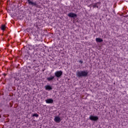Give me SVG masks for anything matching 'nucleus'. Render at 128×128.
Returning <instances> with one entry per match:
<instances>
[{
	"label": "nucleus",
	"mask_w": 128,
	"mask_h": 128,
	"mask_svg": "<svg viewBox=\"0 0 128 128\" xmlns=\"http://www.w3.org/2000/svg\"><path fill=\"white\" fill-rule=\"evenodd\" d=\"M54 78V76H50V77L47 78V80L48 82H50V80H52Z\"/></svg>",
	"instance_id": "nucleus-8"
},
{
	"label": "nucleus",
	"mask_w": 128,
	"mask_h": 128,
	"mask_svg": "<svg viewBox=\"0 0 128 128\" xmlns=\"http://www.w3.org/2000/svg\"><path fill=\"white\" fill-rule=\"evenodd\" d=\"M4 28H6V26L2 25L1 26V29L2 30H4Z\"/></svg>",
	"instance_id": "nucleus-11"
},
{
	"label": "nucleus",
	"mask_w": 128,
	"mask_h": 128,
	"mask_svg": "<svg viewBox=\"0 0 128 128\" xmlns=\"http://www.w3.org/2000/svg\"><path fill=\"white\" fill-rule=\"evenodd\" d=\"M90 120L94 121L98 120V116H90Z\"/></svg>",
	"instance_id": "nucleus-3"
},
{
	"label": "nucleus",
	"mask_w": 128,
	"mask_h": 128,
	"mask_svg": "<svg viewBox=\"0 0 128 128\" xmlns=\"http://www.w3.org/2000/svg\"><path fill=\"white\" fill-rule=\"evenodd\" d=\"M68 16L70 18H76V14L74 13H70L68 14Z\"/></svg>",
	"instance_id": "nucleus-7"
},
{
	"label": "nucleus",
	"mask_w": 128,
	"mask_h": 128,
	"mask_svg": "<svg viewBox=\"0 0 128 128\" xmlns=\"http://www.w3.org/2000/svg\"><path fill=\"white\" fill-rule=\"evenodd\" d=\"M96 42H102L104 41L102 39L100 38H96Z\"/></svg>",
	"instance_id": "nucleus-10"
},
{
	"label": "nucleus",
	"mask_w": 128,
	"mask_h": 128,
	"mask_svg": "<svg viewBox=\"0 0 128 128\" xmlns=\"http://www.w3.org/2000/svg\"><path fill=\"white\" fill-rule=\"evenodd\" d=\"M55 76L56 78H60L62 75V71H56L54 72Z\"/></svg>",
	"instance_id": "nucleus-2"
},
{
	"label": "nucleus",
	"mask_w": 128,
	"mask_h": 128,
	"mask_svg": "<svg viewBox=\"0 0 128 128\" xmlns=\"http://www.w3.org/2000/svg\"><path fill=\"white\" fill-rule=\"evenodd\" d=\"M88 70L78 71L76 74V76H78V78H80L82 76H88Z\"/></svg>",
	"instance_id": "nucleus-1"
},
{
	"label": "nucleus",
	"mask_w": 128,
	"mask_h": 128,
	"mask_svg": "<svg viewBox=\"0 0 128 128\" xmlns=\"http://www.w3.org/2000/svg\"><path fill=\"white\" fill-rule=\"evenodd\" d=\"M44 88L46 90H52V87L50 86H49V85L46 86Z\"/></svg>",
	"instance_id": "nucleus-6"
},
{
	"label": "nucleus",
	"mask_w": 128,
	"mask_h": 128,
	"mask_svg": "<svg viewBox=\"0 0 128 128\" xmlns=\"http://www.w3.org/2000/svg\"><path fill=\"white\" fill-rule=\"evenodd\" d=\"M54 120L56 122H60L62 120V119L60 116H55Z\"/></svg>",
	"instance_id": "nucleus-4"
},
{
	"label": "nucleus",
	"mask_w": 128,
	"mask_h": 128,
	"mask_svg": "<svg viewBox=\"0 0 128 128\" xmlns=\"http://www.w3.org/2000/svg\"><path fill=\"white\" fill-rule=\"evenodd\" d=\"M46 104H53L54 103V100L52 98H49L48 100H45Z\"/></svg>",
	"instance_id": "nucleus-5"
},
{
	"label": "nucleus",
	"mask_w": 128,
	"mask_h": 128,
	"mask_svg": "<svg viewBox=\"0 0 128 128\" xmlns=\"http://www.w3.org/2000/svg\"><path fill=\"white\" fill-rule=\"evenodd\" d=\"M80 62H81V64H82V61H80Z\"/></svg>",
	"instance_id": "nucleus-13"
},
{
	"label": "nucleus",
	"mask_w": 128,
	"mask_h": 128,
	"mask_svg": "<svg viewBox=\"0 0 128 128\" xmlns=\"http://www.w3.org/2000/svg\"><path fill=\"white\" fill-rule=\"evenodd\" d=\"M32 116H36V118H38V114H35L32 115Z\"/></svg>",
	"instance_id": "nucleus-12"
},
{
	"label": "nucleus",
	"mask_w": 128,
	"mask_h": 128,
	"mask_svg": "<svg viewBox=\"0 0 128 128\" xmlns=\"http://www.w3.org/2000/svg\"><path fill=\"white\" fill-rule=\"evenodd\" d=\"M28 4L31 6H36V2H34L30 0H28Z\"/></svg>",
	"instance_id": "nucleus-9"
},
{
	"label": "nucleus",
	"mask_w": 128,
	"mask_h": 128,
	"mask_svg": "<svg viewBox=\"0 0 128 128\" xmlns=\"http://www.w3.org/2000/svg\"><path fill=\"white\" fill-rule=\"evenodd\" d=\"M95 6H96V8H98V6H96V5Z\"/></svg>",
	"instance_id": "nucleus-14"
}]
</instances>
